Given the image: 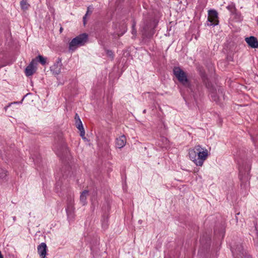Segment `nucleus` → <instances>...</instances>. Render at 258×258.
Returning <instances> with one entry per match:
<instances>
[{
    "mask_svg": "<svg viewBox=\"0 0 258 258\" xmlns=\"http://www.w3.org/2000/svg\"><path fill=\"white\" fill-rule=\"evenodd\" d=\"M188 156L196 165L201 167L208 158L209 152L207 149L200 145H197L189 149Z\"/></svg>",
    "mask_w": 258,
    "mask_h": 258,
    "instance_id": "f257e3e1",
    "label": "nucleus"
},
{
    "mask_svg": "<svg viewBox=\"0 0 258 258\" xmlns=\"http://www.w3.org/2000/svg\"><path fill=\"white\" fill-rule=\"evenodd\" d=\"M88 35L83 33L72 40L69 44V49L75 51L78 47L84 45L87 41Z\"/></svg>",
    "mask_w": 258,
    "mask_h": 258,
    "instance_id": "f03ea898",
    "label": "nucleus"
},
{
    "mask_svg": "<svg viewBox=\"0 0 258 258\" xmlns=\"http://www.w3.org/2000/svg\"><path fill=\"white\" fill-rule=\"evenodd\" d=\"M173 73L179 82L185 86L188 85V81L185 73L179 67H175L173 69Z\"/></svg>",
    "mask_w": 258,
    "mask_h": 258,
    "instance_id": "7ed1b4c3",
    "label": "nucleus"
},
{
    "mask_svg": "<svg viewBox=\"0 0 258 258\" xmlns=\"http://www.w3.org/2000/svg\"><path fill=\"white\" fill-rule=\"evenodd\" d=\"M208 21L211 23V25L218 24V13L215 10H209L208 12Z\"/></svg>",
    "mask_w": 258,
    "mask_h": 258,
    "instance_id": "20e7f679",
    "label": "nucleus"
},
{
    "mask_svg": "<svg viewBox=\"0 0 258 258\" xmlns=\"http://www.w3.org/2000/svg\"><path fill=\"white\" fill-rule=\"evenodd\" d=\"M37 60L33 59L31 63L25 69V73L27 76L32 75L36 71L37 68Z\"/></svg>",
    "mask_w": 258,
    "mask_h": 258,
    "instance_id": "39448f33",
    "label": "nucleus"
},
{
    "mask_svg": "<svg viewBox=\"0 0 258 258\" xmlns=\"http://www.w3.org/2000/svg\"><path fill=\"white\" fill-rule=\"evenodd\" d=\"M245 41L251 48H256L258 47V41L257 39L253 36L246 38Z\"/></svg>",
    "mask_w": 258,
    "mask_h": 258,
    "instance_id": "423d86ee",
    "label": "nucleus"
},
{
    "mask_svg": "<svg viewBox=\"0 0 258 258\" xmlns=\"http://www.w3.org/2000/svg\"><path fill=\"white\" fill-rule=\"evenodd\" d=\"M47 246L45 243H41L37 248L38 252L41 258H45L46 254Z\"/></svg>",
    "mask_w": 258,
    "mask_h": 258,
    "instance_id": "0eeeda50",
    "label": "nucleus"
},
{
    "mask_svg": "<svg viewBox=\"0 0 258 258\" xmlns=\"http://www.w3.org/2000/svg\"><path fill=\"white\" fill-rule=\"evenodd\" d=\"M126 143V138L124 135L120 136L116 140V146L120 149L123 148L125 145Z\"/></svg>",
    "mask_w": 258,
    "mask_h": 258,
    "instance_id": "6e6552de",
    "label": "nucleus"
},
{
    "mask_svg": "<svg viewBox=\"0 0 258 258\" xmlns=\"http://www.w3.org/2000/svg\"><path fill=\"white\" fill-rule=\"evenodd\" d=\"M62 64L60 62L55 63L50 68V70L54 75H58L61 72Z\"/></svg>",
    "mask_w": 258,
    "mask_h": 258,
    "instance_id": "1a4fd4ad",
    "label": "nucleus"
},
{
    "mask_svg": "<svg viewBox=\"0 0 258 258\" xmlns=\"http://www.w3.org/2000/svg\"><path fill=\"white\" fill-rule=\"evenodd\" d=\"M88 195V191L85 190L82 191L80 195V202L83 205H85L86 204V200L87 197Z\"/></svg>",
    "mask_w": 258,
    "mask_h": 258,
    "instance_id": "9d476101",
    "label": "nucleus"
},
{
    "mask_svg": "<svg viewBox=\"0 0 258 258\" xmlns=\"http://www.w3.org/2000/svg\"><path fill=\"white\" fill-rule=\"evenodd\" d=\"M20 6L23 11H26L29 9L30 5L28 2V0H21Z\"/></svg>",
    "mask_w": 258,
    "mask_h": 258,
    "instance_id": "9b49d317",
    "label": "nucleus"
},
{
    "mask_svg": "<svg viewBox=\"0 0 258 258\" xmlns=\"http://www.w3.org/2000/svg\"><path fill=\"white\" fill-rule=\"evenodd\" d=\"M35 59H36L37 61H39L43 65H44L46 62V58L40 55H38Z\"/></svg>",
    "mask_w": 258,
    "mask_h": 258,
    "instance_id": "f8f14e48",
    "label": "nucleus"
},
{
    "mask_svg": "<svg viewBox=\"0 0 258 258\" xmlns=\"http://www.w3.org/2000/svg\"><path fill=\"white\" fill-rule=\"evenodd\" d=\"M236 258H251V256L246 253V252H242L241 254L237 256Z\"/></svg>",
    "mask_w": 258,
    "mask_h": 258,
    "instance_id": "ddd939ff",
    "label": "nucleus"
},
{
    "mask_svg": "<svg viewBox=\"0 0 258 258\" xmlns=\"http://www.w3.org/2000/svg\"><path fill=\"white\" fill-rule=\"evenodd\" d=\"M7 176L6 171L3 169H0V180Z\"/></svg>",
    "mask_w": 258,
    "mask_h": 258,
    "instance_id": "4468645a",
    "label": "nucleus"
},
{
    "mask_svg": "<svg viewBox=\"0 0 258 258\" xmlns=\"http://www.w3.org/2000/svg\"><path fill=\"white\" fill-rule=\"evenodd\" d=\"M85 132L84 130H83L80 131V136L82 137L83 139H85Z\"/></svg>",
    "mask_w": 258,
    "mask_h": 258,
    "instance_id": "2eb2a0df",
    "label": "nucleus"
},
{
    "mask_svg": "<svg viewBox=\"0 0 258 258\" xmlns=\"http://www.w3.org/2000/svg\"><path fill=\"white\" fill-rule=\"evenodd\" d=\"M77 127L80 131L84 130L82 124L77 125Z\"/></svg>",
    "mask_w": 258,
    "mask_h": 258,
    "instance_id": "dca6fc26",
    "label": "nucleus"
},
{
    "mask_svg": "<svg viewBox=\"0 0 258 258\" xmlns=\"http://www.w3.org/2000/svg\"><path fill=\"white\" fill-rule=\"evenodd\" d=\"M75 119L76 120V124L78 123L79 120H81L79 115L77 114H76Z\"/></svg>",
    "mask_w": 258,
    "mask_h": 258,
    "instance_id": "f3484780",
    "label": "nucleus"
},
{
    "mask_svg": "<svg viewBox=\"0 0 258 258\" xmlns=\"http://www.w3.org/2000/svg\"><path fill=\"white\" fill-rule=\"evenodd\" d=\"M91 11H90V7H88V10H87V13H86V15H85V16L83 17V19H84V21H85V18H86V16H87V15H88V14H91ZM85 23V22H84V23Z\"/></svg>",
    "mask_w": 258,
    "mask_h": 258,
    "instance_id": "a211bd4d",
    "label": "nucleus"
},
{
    "mask_svg": "<svg viewBox=\"0 0 258 258\" xmlns=\"http://www.w3.org/2000/svg\"><path fill=\"white\" fill-rule=\"evenodd\" d=\"M107 53L109 55L111 56L112 55V52L110 51H108Z\"/></svg>",
    "mask_w": 258,
    "mask_h": 258,
    "instance_id": "6ab92c4d",
    "label": "nucleus"
},
{
    "mask_svg": "<svg viewBox=\"0 0 258 258\" xmlns=\"http://www.w3.org/2000/svg\"><path fill=\"white\" fill-rule=\"evenodd\" d=\"M80 124H82V122L81 120H79L77 124H76V125H80Z\"/></svg>",
    "mask_w": 258,
    "mask_h": 258,
    "instance_id": "aec40b11",
    "label": "nucleus"
},
{
    "mask_svg": "<svg viewBox=\"0 0 258 258\" xmlns=\"http://www.w3.org/2000/svg\"><path fill=\"white\" fill-rule=\"evenodd\" d=\"M0 258H4L1 251H0Z\"/></svg>",
    "mask_w": 258,
    "mask_h": 258,
    "instance_id": "412c9836",
    "label": "nucleus"
},
{
    "mask_svg": "<svg viewBox=\"0 0 258 258\" xmlns=\"http://www.w3.org/2000/svg\"><path fill=\"white\" fill-rule=\"evenodd\" d=\"M13 220H14V221H15V220H16V217H14L13 218Z\"/></svg>",
    "mask_w": 258,
    "mask_h": 258,
    "instance_id": "4be33fe9",
    "label": "nucleus"
},
{
    "mask_svg": "<svg viewBox=\"0 0 258 258\" xmlns=\"http://www.w3.org/2000/svg\"><path fill=\"white\" fill-rule=\"evenodd\" d=\"M62 28H60V32H61V31H62Z\"/></svg>",
    "mask_w": 258,
    "mask_h": 258,
    "instance_id": "5701e85b",
    "label": "nucleus"
}]
</instances>
